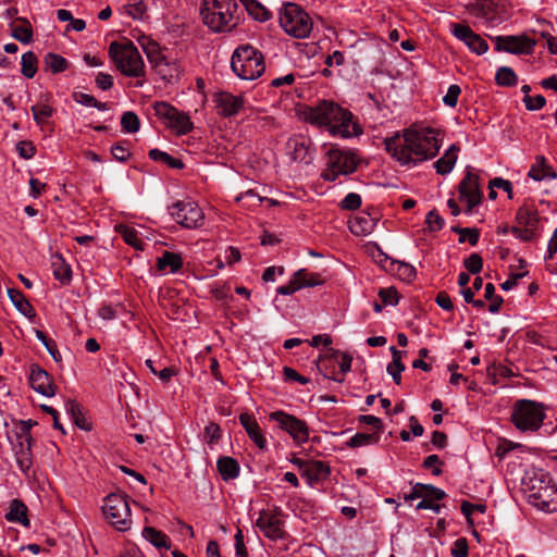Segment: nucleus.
I'll list each match as a JSON object with an SVG mask.
<instances>
[{
  "mask_svg": "<svg viewBox=\"0 0 557 557\" xmlns=\"http://www.w3.org/2000/svg\"><path fill=\"white\" fill-rule=\"evenodd\" d=\"M153 4L154 0H138L127 5V12L135 20H145L148 17V11Z\"/></svg>",
  "mask_w": 557,
  "mask_h": 557,
  "instance_id": "nucleus-40",
  "label": "nucleus"
},
{
  "mask_svg": "<svg viewBox=\"0 0 557 557\" xmlns=\"http://www.w3.org/2000/svg\"><path fill=\"white\" fill-rule=\"evenodd\" d=\"M546 417L543 404L531 399L515 401L510 420L520 432H536L543 425Z\"/></svg>",
  "mask_w": 557,
  "mask_h": 557,
  "instance_id": "nucleus-7",
  "label": "nucleus"
},
{
  "mask_svg": "<svg viewBox=\"0 0 557 557\" xmlns=\"http://www.w3.org/2000/svg\"><path fill=\"white\" fill-rule=\"evenodd\" d=\"M51 267L53 275L62 283H67L71 280L72 271L69 264L60 255H53L51 258Z\"/></svg>",
  "mask_w": 557,
  "mask_h": 557,
  "instance_id": "nucleus-35",
  "label": "nucleus"
},
{
  "mask_svg": "<svg viewBox=\"0 0 557 557\" xmlns=\"http://www.w3.org/2000/svg\"><path fill=\"white\" fill-rule=\"evenodd\" d=\"M216 468L224 481L236 479L239 475V465L232 457H220L216 461Z\"/></svg>",
  "mask_w": 557,
  "mask_h": 557,
  "instance_id": "nucleus-30",
  "label": "nucleus"
},
{
  "mask_svg": "<svg viewBox=\"0 0 557 557\" xmlns=\"http://www.w3.org/2000/svg\"><path fill=\"white\" fill-rule=\"evenodd\" d=\"M173 220L185 228H198L203 225L205 214L194 201L180 200L169 207Z\"/></svg>",
  "mask_w": 557,
  "mask_h": 557,
  "instance_id": "nucleus-13",
  "label": "nucleus"
},
{
  "mask_svg": "<svg viewBox=\"0 0 557 557\" xmlns=\"http://www.w3.org/2000/svg\"><path fill=\"white\" fill-rule=\"evenodd\" d=\"M425 223L431 232H437L443 228L444 219L433 210L426 214Z\"/></svg>",
  "mask_w": 557,
  "mask_h": 557,
  "instance_id": "nucleus-59",
  "label": "nucleus"
},
{
  "mask_svg": "<svg viewBox=\"0 0 557 557\" xmlns=\"http://www.w3.org/2000/svg\"><path fill=\"white\" fill-rule=\"evenodd\" d=\"M221 437V428L214 422L205 426V441L212 447Z\"/></svg>",
  "mask_w": 557,
  "mask_h": 557,
  "instance_id": "nucleus-51",
  "label": "nucleus"
},
{
  "mask_svg": "<svg viewBox=\"0 0 557 557\" xmlns=\"http://www.w3.org/2000/svg\"><path fill=\"white\" fill-rule=\"evenodd\" d=\"M286 154L292 161L310 164L312 163L315 149L312 141L305 135H294L285 144Z\"/></svg>",
  "mask_w": 557,
  "mask_h": 557,
  "instance_id": "nucleus-15",
  "label": "nucleus"
},
{
  "mask_svg": "<svg viewBox=\"0 0 557 557\" xmlns=\"http://www.w3.org/2000/svg\"><path fill=\"white\" fill-rule=\"evenodd\" d=\"M379 296L385 306H395L398 304V293L394 287L381 288Z\"/></svg>",
  "mask_w": 557,
  "mask_h": 557,
  "instance_id": "nucleus-55",
  "label": "nucleus"
},
{
  "mask_svg": "<svg viewBox=\"0 0 557 557\" xmlns=\"http://www.w3.org/2000/svg\"><path fill=\"white\" fill-rule=\"evenodd\" d=\"M383 144L395 161L409 168L433 159L441 148L440 132L421 124H412L386 137Z\"/></svg>",
  "mask_w": 557,
  "mask_h": 557,
  "instance_id": "nucleus-1",
  "label": "nucleus"
},
{
  "mask_svg": "<svg viewBox=\"0 0 557 557\" xmlns=\"http://www.w3.org/2000/svg\"><path fill=\"white\" fill-rule=\"evenodd\" d=\"M149 158L157 162H162L172 169H183L184 163L182 160L173 158L168 152L161 151L157 148H153L149 151Z\"/></svg>",
  "mask_w": 557,
  "mask_h": 557,
  "instance_id": "nucleus-41",
  "label": "nucleus"
},
{
  "mask_svg": "<svg viewBox=\"0 0 557 557\" xmlns=\"http://www.w3.org/2000/svg\"><path fill=\"white\" fill-rule=\"evenodd\" d=\"M12 37L22 44H29L33 39V27L28 20L18 17L11 25Z\"/></svg>",
  "mask_w": 557,
  "mask_h": 557,
  "instance_id": "nucleus-31",
  "label": "nucleus"
},
{
  "mask_svg": "<svg viewBox=\"0 0 557 557\" xmlns=\"http://www.w3.org/2000/svg\"><path fill=\"white\" fill-rule=\"evenodd\" d=\"M114 230L122 235L126 244H128L129 246L134 247L137 250L144 249V243L138 237V234L135 228L124 224H115Z\"/></svg>",
  "mask_w": 557,
  "mask_h": 557,
  "instance_id": "nucleus-36",
  "label": "nucleus"
},
{
  "mask_svg": "<svg viewBox=\"0 0 557 557\" xmlns=\"http://www.w3.org/2000/svg\"><path fill=\"white\" fill-rule=\"evenodd\" d=\"M451 33L458 40L462 41L473 53H476L478 55H481L488 50L487 41L466 24H453Z\"/></svg>",
  "mask_w": 557,
  "mask_h": 557,
  "instance_id": "nucleus-18",
  "label": "nucleus"
},
{
  "mask_svg": "<svg viewBox=\"0 0 557 557\" xmlns=\"http://www.w3.org/2000/svg\"><path fill=\"white\" fill-rule=\"evenodd\" d=\"M397 273L400 278L408 282L412 281L417 275L416 269L411 264L405 262L397 263Z\"/></svg>",
  "mask_w": 557,
  "mask_h": 557,
  "instance_id": "nucleus-60",
  "label": "nucleus"
},
{
  "mask_svg": "<svg viewBox=\"0 0 557 557\" xmlns=\"http://www.w3.org/2000/svg\"><path fill=\"white\" fill-rule=\"evenodd\" d=\"M460 94L461 88L458 85L453 84L448 87L446 95L443 97V102L449 108H455Z\"/></svg>",
  "mask_w": 557,
  "mask_h": 557,
  "instance_id": "nucleus-56",
  "label": "nucleus"
},
{
  "mask_svg": "<svg viewBox=\"0 0 557 557\" xmlns=\"http://www.w3.org/2000/svg\"><path fill=\"white\" fill-rule=\"evenodd\" d=\"M27 512L28 509L22 500L13 499L10 504L9 511L5 513V519L10 522H17L24 527H29Z\"/></svg>",
  "mask_w": 557,
  "mask_h": 557,
  "instance_id": "nucleus-28",
  "label": "nucleus"
},
{
  "mask_svg": "<svg viewBox=\"0 0 557 557\" xmlns=\"http://www.w3.org/2000/svg\"><path fill=\"white\" fill-rule=\"evenodd\" d=\"M301 115L306 122L325 127L334 136L348 138L362 133L352 113L333 101L323 100L313 107H306Z\"/></svg>",
  "mask_w": 557,
  "mask_h": 557,
  "instance_id": "nucleus-2",
  "label": "nucleus"
},
{
  "mask_svg": "<svg viewBox=\"0 0 557 557\" xmlns=\"http://www.w3.org/2000/svg\"><path fill=\"white\" fill-rule=\"evenodd\" d=\"M237 0H202L200 15L203 24L214 33L233 30L240 22Z\"/></svg>",
  "mask_w": 557,
  "mask_h": 557,
  "instance_id": "nucleus-4",
  "label": "nucleus"
},
{
  "mask_svg": "<svg viewBox=\"0 0 557 557\" xmlns=\"http://www.w3.org/2000/svg\"><path fill=\"white\" fill-rule=\"evenodd\" d=\"M153 111L154 114L177 135L188 134L194 128L189 115L168 102H156L153 104Z\"/></svg>",
  "mask_w": 557,
  "mask_h": 557,
  "instance_id": "nucleus-11",
  "label": "nucleus"
},
{
  "mask_svg": "<svg viewBox=\"0 0 557 557\" xmlns=\"http://www.w3.org/2000/svg\"><path fill=\"white\" fill-rule=\"evenodd\" d=\"M459 195L460 200L467 202L466 212L471 214L473 208L479 206L482 200L479 176L468 171L459 183Z\"/></svg>",
  "mask_w": 557,
  "mask_h": 557,
  "instance_id": "nucleus-17",
  "label": "nucleus"
},
{
  "mask_svg": "<svg viewBox=\"0 0 557 557\" xmlns=\"http://www.w3.org/2000/svg\"><path fill=\"white\" fill-rule=\"evenodd\" d=\"M121 125L124 132L136 133L139 129L140 122L137 114L132 111H127L124 112L121 117Z\"/></svg>",
  "mask_w": 557,
  "mask_h": 557,
  "instance_id": "nucleus-47",
  "label": "nucleus"
},
{
  "mask_svg": "<svg viewBox=\"0 0 557 557\" xmlns=\"http://www.w3.org/2000/svg\"><path fill=\"white\" fill-rule=\"evenodd\" d=\"M73 99L77 103L86 106V107H94V108H97L98 110L104 109V103H101L94 96L85 94L83 91H74Z\"/></svg>",
  "mask_w": 557,
  "mask_h": 557,
  "instance_id": "nucleus-48",
  "label": "nucleus"
},
{
  "mask_svg": "<svg viewBox=\"0 0 557 557\" xmlns=\"http://www.w3.org/2000/svg\"><path fill=\"white\" fill-rule=\"evenodd\" d=\"M326 168L321 177L334 182L341 175H349L357 170L358 159L354 151L331 147L327 151Z\"/></svg>",
  "mask_w": 557,
  "mask_h": 557,
  "instance_id": "nucleus-9",
  "label": "nucleus"
},
{
  "mask_svg": "<svg viewBox=\"0 0 557 557\" xmlns=\"http://www.w3.org/2000/svg\"><path fill=\"white\" fill-rule=\"evenodd\" d=\"M280 25L295 38H307L312 30V21L298 4L287 2L280 11Z\"/></svg>",
  "mask_w": 557,
  "mask_h": 557,
  "instance_id": "nucleus-8",
  "label": "nucleus"
},
{
  "mask_svg": "<svg viewBox=\"0 0 557 557\" xmlns=\"http://www.w3.org/2000/svg\"><path fill=\"white\" fill-rule=\"evenodd\" d=\"M523 102L529 111L541 110L546 104V99L542 95L534 97L527 95L523 97Z\"/></svg>",
  "mask_w": 557,
  "mask_h": 557,
  "instance_id": "nucleus-57",
  "label": "nucleus"
},
{
  "mask_svg": "<svg viewBox=\"0 0 557 557\" xmlns=\"http://www.w3.org/2000/svg\"><path fill=\"white\" fill-rule=\"evenodd\" d=\"M33 117L37 125L44 126L52 116L54 109L49 104L48 100H40L30 108Z\"/></svg>",
  "mask_w": 557,
  "mask_h": 557,
  "instance_id": "nucleus-34",
  "label": "nucleus"
},
{
  "mask_svg": "<svg viewBox=\"0 0 557 557\" xmlns=\"http://www.w3.org/2000/svg\"><path fill=\"white\" fill-rule=\"evenodd\" d=\"M537 228L511 226L510 233L522 242H532L536 237Z\"/></svg>",
  "mask_w": 557,
  "mask_h": 557,
  "instance_id": "nucleus-50",
  "label": "nucleus"
},
{
  "mask_svg": "<svg viewBox=\"0 0 557 557\" xmlns=\"http://www.w3.org/2000/svg\"><path fill=\"white\" fill-rule=\"evenodd\" d=\"M362 203L361 196L357 193H349L341 201L339 207L343 210H357Z\"/></svg>",
  "mask_w": 557,
  "mask_h": 557,
  "instance_id": "nucleus-53",
  "label": "nucleus"
},
{
  "mask_svg": "<svg viewBox=\"0 0 557 557\" xmlns=\"http://www.w3.org/2000/svg\"><path fill=\"white\" fill-rule=\"evenodd\" d=\"M37 62L38 59L33 51L25 52L21 60L22 74L27 78H33L37 72Z\"/></svg>",
  "mask_w": 557,
  "mask_h": 557,
  "instance_id": "nucleus-44",
  "label": "nucleus"
},
{
  "mask_svg": "<svg viewBox=\"0 0 557 557\" xmlns=\"http://www.w3.org/2000/svg\"><path fill=\"white\" fill-rule=\"evenodd\" d=\"M44 62L52 73H61L67 69V60L60 54L49 52L45 55Z\"/></svg>",
  "mask_w": 557,
  "mask_h": 557,
  "instance_id": "nucleus-43",
  "label": "nucleus"
},
{
  "mask_svg": "<svg viewBox=\"0 0 557 557\" xmlns=\"http://www.w3.org/2000/svg\"><path fill=\"white\" fill-rule=\"evenodd\" d=\"M231 67L239 78L247 81L258 78L265 70L262 53L250 45H242L235 49Z\"/></svg>",
  "mask_w": 557,
  "mask_h": 557,
  "instance_id": "nucleus-6",
  "label": "nucleus"
},
{
  "mask_svg": "<svg viewBox=\"0 0 557 557\" xmlns=\"http://www.w3.org/2000/svg\"><path fill=\"white\" fill-rule=\"evenodd\" d=\"M528 176L537 182L552 181L557 177V173L544 156H536L534 162L530 166Z\"/></svg>",
  "mask_w": 557,
  "mask_h": 557,
  "instance_id": "nucleus-24",
  "label": "nucleus"
},
{
  "mask_svg": "<svg viewBox=\"0 0 557 557\" xmlns=\"http://www.w3.org/2000/svg\"><path fill=\"white\" fill-rule=\"evenodd\" d=\"M213 102L216 113L223 117H232L243 109L244 98L235 96L227 91H220L214 94Z\"/></svg>",
  "mask_w": 557,
  "mask_h": 557,
  "instance_id": "nucleus-19",
  "label": "nucleus"
},
{
  "mask_svg": "<svg viewBox=\"0 0 557 557\" xmlns=\"http://www.w3.org/2000/svg\"><path fill=\"white\" fill-rule=\"evenodd\" d=\"M419 488H423V498L441 500L446 496V493L431 484H420Z\"/></svg>",
  "mask_w": 557,
  "mask_h": 557,
  "instance_id": "nucleus-54",
  "label": "nucleus"
},
{
  "mask_svg": "<svg viewBox=\"0 0 557 557\" xmlns=\"http://www.w3.org/2000/svg\"><path fill=\"white\" fill-rule=\"evenodd\" d=\"M458 151L459 147L457 145H451L434 163V168L437 174L445 175L451 172L457 161Z\"/></svg>",
  "mask_w": 557,
  "mask_h": 557,
  "instance_id": "nucleus-27",
  "label": "nucleus"
},
{
  "mask_svg": "<svg viewBox=\"0 0 557 557\" xmlns=\"http://www.w3.org/2000/svg\"><path fill=\"white\" fill-rule=\"evenodd\" d=\"M358 420L360 423H364L367 425H371L372 428H374L376 430L375 433L380 434L384 429V424H383L382 420L375 416L363 414V416H360L358 418Z\"/></svg>",
  "mask_w": 557,
  "mask_h": 557,
  "instance_id": "nucleus-62",
  "label": "nucleus"
},
{
  "mask_svg": "<svg viewBox=\"0 0 557 557\" xmlns=\"http://www.w3.org/2000/svg\"><path fill=\"white\" fill-rule=\"evenodd\" d=\"M29 382L32 388L37 393L47 397L54 396L57 387L53 384L52 377L47 371L38 366L32 367Z\"/></svg>",
  "mask_w": 557,
  "mask_h": 557,
  "instance_id": "nucleus-21",
  "label": "nucleus"
},
{
  "mask_svg": "<svg viewBox=\"0 0 557 557\" xmlns=\"http://www.w3.org/2000/svg\"><path fill=\"white\" fill-rule=\"evenodd\" d=\"M109 54L115 67L123 75L128 77H141L145 75L144 60L132 41L111 42Z\"/></svg>",
  "mask_w": 557,
  "mask_h": 557,
  "instance_id": "nucleus-5",
  "label": "nucleus"
},
{
  "mask_svg": "<svg viewBox=\"0 0 557 557\" xmlns=\"http://www.w3.org/2000/svg\"><path fill=\"white\" fill-rule=\"evenodd\" d=\"M451 231L459 234V243H465L466 240L469 242L471 246H475L480 238V232L476 228H469V227H451Z\"/></svg>",
  "mask_w": 557,
  "mask_h": 557,
  "instance_id": "nucleus-46",
  "label": "nucleus"
},
{
  "mask_svg": "<svg viewBox=\"0 0 557 557\" xmlns=\"http://www.w3.org/2000/svg\"><path fill=\"white\" fill-rule=\"evenodd\" d=\"M450 554L453 557H468L469 546L466 537L457 539L451 547Z\"/></svg>",
  "mask_w": 557,
  "mask_h": 557,
  "instance_id": "nucleus-58",
  "label": "nucleus"
},
{
  "mask_svg": "<svg viewBox=\"0 0 557 557\" xmlns=\"http://www.w3.org/2000/svg\"><path fill=\"white\" fill-rule=\"evenodd\" d=\"M8 295L14 307L25 317L30 318L35 314L30 302L25 298L22 292L14 288L8 289Z\"/></svg>",
  "mask_w": 557,
  "mask_h": 557,
  "instance_id": "nucleus-33",
  "label": "nucleus"
},
{
  "mask_svg": "<svg viewBox=\"0 0 557 557\" xmlns=\"http://www.w3.org/2000/svg\"><path fill=\"white\" fill-rule=\"evenodd\" d=\"M496 50L512 54H531L536 41L527 35L495 37Z\"/></svg>",
  "mask_w": 557,
  "mask_h": 557,
  "instance_id": "nucleus-16",
  "label": "nucleus"
},
{
  "mask_svg": "<svg viewBox=\"0 0 557 557\" xmlns=\"http://www.w3.org/2000/svg\"><path fill=\"white\" fill-rule=\"evenodd\" d=\"M393 360L387 364L386 371L393 377L395 384L399 385L401 382V372L405 370V364L401 361L404 351L398 350L395 346L389 348Z\"/></svg>",
  "mask_w": 557,
  "mask_h": 557,
  "instance_id": "nucleus-32",
  "label": "nucleus"
},
{
  "mask_svg": "<svg viewBox=\"0 0 557 557\" xmlns=\"http://www.w3.org/2000/svg\"><path fill=\"white\" fill-rule=\"evenodd\" d=\"M300 288L314 287L324 283L323 278L318 273L308 272L306 269H299L294 273Z\"/></svg>",
  "mask_w": 557,
  "mask_h": 557,
  "instance_id": "nucleus-38",
  "label": "nucleus"
},
{
  "mask_svg": "<svg viewBox=\"0 0 557 557\" xmlns=\"http://www.w3.org/2000/svg\"><path fill=\"white\" fill-rule=\"evenodd\" d=\"M381 435L379 433H356L347 442V446L350 448H358L362 446H369L377 444Z\"/></svg>",
  "mask_w": 557,
  "mask_h": 557,
  "instance_id": "nucleus-39",
  "label": "nucleus"
},
{
  "mask_svg": "<svg viewBox=\"0 0 557 557\" xmlns=\"http://www.w3.org/2000/svg\"><path fill=\"white\" fill-rule=\"evenodd\" d=\"M16 149L18 151V154L25 160L32 159L36 151L34 145L30 141H25V140L20 141L16 145Z\"/></svg>",
  "mask_w": 557,
  "mask_h": 557,
  "instance_id": "nucleus-64",
  "label": "nucleus"
},
{
  "mask_svg": "<svg viewBox=\"0 0 557 557\" xmlns=\"http://www.w3.org/2000/svg\"><path fill=\"white\" fill-rule=\"evenodd\" d=\"M517 226L537 228L540 215L536 209L531 206H521L516 213Z\"/></svg>",
  "mask_w": 557,
  "mask_h": 557,
  "instance_id": "nucleus-26",
  "label": "nucleus"
},
{
  "mask_svg": "<svg viewBox=\"0 0 557 557\" xmlns=\"http://www.w3.org/2000/svg\"><path fill=\"white\" fill-rule=\"evenodd\" d=\"M495 81L499 86H515L518 83V77L515 71L509 66H502L497 70Z\"/></svg>",
  "mask_w": 557,
  "mask_h": 557,
  "instance_id": "nucleus-45",
  "label": "nucleus"
},
{
  "mask_svg": "<svg viewBox=\"0 0 557 557\" xmlns=\"http://www.w3.org/2000/svg\"><path fill=\"white\" fill-rule=\"evenodd\" d=\"M32 445V436H22L16 434V443L13 444V450L17 467L25 474H27L33 465Z\"/></svg>",
  "mask_w": 557,
  "mask_h": 557,
  "instance_id": "nucleus-20",
  "label": "nucleus"
},
{
  "mask_svg": "<svg viewBox=\"0 0 557 557\" xmlns=\"http://www.w3.org/2000/svg\"><path fill=\"white\" fill-rule=\"evenodd\" d=\"M301 289L299 283L297 282L295 275L293 274L289 282L285 285L278 286L276 288V293L280 295L288 296L294 294L295 292Z\"/></svg>",
  "mask_w": 557,
  "mask_h": 557,
  "instance_id": "nucleus-63",
  "label": "nucleus"
},
{
  "mask_svg": "<svg viewBox=\"0 0 557 557\" xmlns=\"http://www.w3.org/2000/svg\"><path fill=\"white\" fill-rule=\"evenodd\" d=\"M143 536L148 541L150 542L153 546L158 547V548H161V547H170L169 544H168V536L152 528V527H146L144 528L143 530Z\"/></svg>",
  "mask_w": 557,
  "mask_h": 557,
  "instance_id": "nucleus-42",
  "label": "nucleus"
},
{
  "mask_svg": "<svg viewBox=\"0 0 557 557\" xmlns=\"http://www.w3.org/2000/svg\"><path fill=\"white\" fill-rule=\"evenodd\" d=\"M465 268L472 274L481 272L483 259L479 253H471L463 262Z\"/></svg>",
  "mask_w": 557,
  "mask_h": 557,
  "instance_id": "nucleus-52",
  "label": "nucleus"
},
{
  "mask_svg": "<svg viewBox=\"0 0 557 557\" xmlns=\"http://www.w3.org/2000/svg\"><path fill=\"white\" fill-rule=\"evenodd\" d=\"M522 485L529 503L534 507L547 512L557 510V486L548 472L539 468L530 469L524 473Z\"/></svg>",
  "mask_w": 557,
  "mask_h": 557,
  "instance_id": "nucleus-3",
  "label": "nucleus"
},
{
  "mask_svg": "<svg viewBox=\"0 0 557 557\" xmlns=\"http://www.w3.org/2000/svg\"><path fill=\"white\" fill-rule=\"evenodd\" d=\"M111 153L117 161L125 162L128 160L131 152L124 144H117L111 147Z\"/></svg>",
  "mask_w": 557,
  "mask_h": 557,
  "instance_id": "nucleus-61",
  "label": "nucleus"
},
{
  "mask_svg": "<svg viewBox=\"0 0 557 557\" xmlns=\"http://www.w3.org/2000/svg\"><path fill=\"white\" fill-rule=\"evenodd\" d=\"M330 467L321 460H310L301 475L307 479L309 485H314L329 478Z\"/></svg>",
  "mask_w": 557,
  "mask_h": 557,
  "instance_id": "nucleus-25",
  "label": "nucleus"
},
{
  "mask_svg": "<svg viewBox=\"0 0 557 557\" xmlns=\"http://www.w3.org/2000/svg\"><path fill=\"white\" fill-rule=\"evenodd\" d=\"M247 10L248 14L259 22H265L271 17V13L257 0H239Z\"/></svg>",
  "mask_w": 557,
  "mask_h": 557,
  "instance_id": "nucleus-37",
  "label": "nucleus"
},
{
  "mask_svg": "<svg viewBox=\"0 0 557 557\" xmlns=\"http://www.w3.org/2000/svg\"><path fill=\"white\" fill-rule=\"evenodd\" d=\"M35 333L36 337L45 345L54 361L59 362L61 360V355L57 348L55 343L49 339L47 335L40 330H36Z\"/></svg>",
  "mask_w": 557,
  "mask_h": 557,
  "instance_id": "nucleus-49",
  "label": "nucleus"
},
{
  "mask_svg": "<svg viewBox=\"0 0 557 557\" xmlns=\"http://www.w3.org/2000/svg\"><path fill=\"white\" fill-rule=\"evenodd\" d=\"M377 221L379 216L376 213L372 214L362 211L349 221V230L357 236H367L374 231Z\"/></svg>",
  "mask_w": 557,
  "mask_h": 557,
  "instance_id": "nucleus-22",
  "label": "nucleus"
},
{
  "mask_svg": "<svg viewBox=\"0 0 557 557\" xmlns=\"http://www.w3.org/2000/svg\"><path fill=\"white\" fill-rule=\"evenodd\" d=\"M271 421L276 422L277 426L287 432L295 443L304 444L309 440V426L304 420L286 413L282 410L271 412L269 416Z\"/></svg>",
  "mask_w": 557,
  "mask_h": 557,
  "instance_id": "nucleus-14",
  "label": "nucleus"
},
{
  "mask_svg": "<svg viewBox=\"0 0 557 557\" xmlns=\"http://www.w3.org/2000/svg\"><path fill=\"white\" fill-rule=\"evenodd\" d=\"M256 527L271 541L285 540L288 536L280 507L262 509L256 520Z\"/></svg>",
  "mask_w": 557,
  "mask_h": 557,
  "instance_id": "nucleus-12",
  "label": "nucleus"
},
{
  "mask_svg": "<svg viewBox=\"0 0 557 557\" xmlns=\"http://www.w3.org/2000/svg\"><path fill=\"white\" fill-rule=\"evenodd\" d=\"M182 267L183 259L181 255L168 250H165L157 261V268L159 271L176 273L182 269Z\"/></svg>",
  "mask_w": 557,
  "mask_h": 557,
  "instance_id": "nucleus-29",
  "label": "nucleus"
},
{
  "mask_svg": "<svg viewBox=\"0 0 557 557\" xmlns=\"http://www.w3.org/2000/svg\"><path fill=\"white\" fill-rule=\"evenodd\" d=\"M238 419L249 438L256 444L258 448L264 449L267 447V440L263 436L256 418L252 414L244 412L239 414Z\"/></svg>",
  "mask_w": 557,
  "mask_h": 557,
  "instance_id": "nucleus-23",
  "label": "nucleus"
},
{
  "mask_svg": "<svg viewBox=\"0 0 557 557\" xmlns=\"http://www.w3.org/2000/svg\"><path fill=\"white\" fill-rule=\"evenodd\" d=\"M107 523L119 532L131 530L133 521L128 502L124 495H107Z\"/></svg>",
  "mask_w": 557,
  "mask_h": 557,
  "instance_id": "nucleus-10",
  "label": "nucleus"
}]
</instances>
